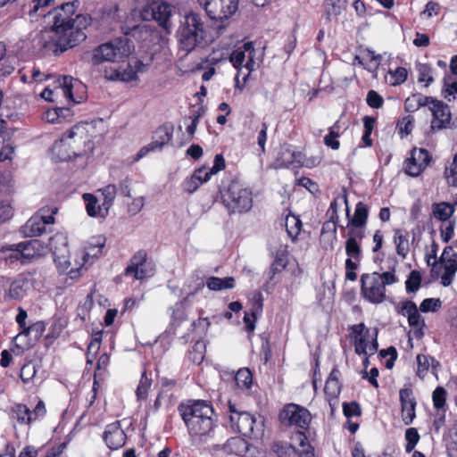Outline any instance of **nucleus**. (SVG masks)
Here are the masks:
<instances>
[{
	"label": "nucleus",
	"instance_id": "nucleus-23",
	"mask_svg": "<svg viewBox=\"0 0 457 457\" xmlns=\"http://www.w3.org/2000/svg\"><path fill=\"white\" fill-rule=\"evenodd\" d=\"M365 237V234L360 232L347 231L345 240V253L348 256L347 259H351L356 262H359L361 258V241Z\"/></svg>",
	"mask_w": 457,
	"mask_h": 457
},
{
	"label": "nucleus",
	"instance_id": "nucleus-4",
	"mask_svg": "<svg viewBox=\"0 0 457 457\" xmlns=\"http://www.w3.org/2000/svg\"><path fill=\"white\" fill-rule=\"evenodd\" d=\"M228 415L230 428L248 438H259L264 431V419L242 411L230 400L228 402Z\"/></svg>",
	"mask_w": 457,
	"mask_h": 457
},
{
	"label": "nucleus",
	"instance_id": "nucleus-43",
	"mask_svg": "<svg viewBox=\"0 0 457 457\" xmlns=\"http://www.w3.org/2000/svg\"><path fill=\"white\" fill-rule=\"evenodd\" d=\"M422 277L419 270H413L410 272L405 281L407 293H416L421 285Z\"/></svg>",
	"mask_w": 457,
	"mask_h": 457
},
{
	"label": "nucleus",
	"instance_id": "nucleus-54",
	"mask_svg": "<svg viewBox=\"0 0 457 457\" xmlns=\"http://www.w3.org/2000/svg\"><path fill=\"white\" fill-rule=\"evenodd\" d=\"M432 69L428 64H420L418 66V80L419 82H426V86L428 87L430 83L433 82V77L431 75Z\"/></svg>",
	"mask_w": 457,
	"mask_h": 457
},
{
	"label": "nucleus",
	"instance_id": "nucleus-1",
	"mask_svg": "<svg viewBox=\"0 0 457 457\" xmlns=\"http://www.w3.org/2000/svg\"><path fill=\"white\" fill-rule=\"evenodd\" d=\"M79 6L78 0L62 4L48 12L50 29L41 34V46L59 54L84 41L87 35L84 29L91 23L88 15L77 14Z\"/></svg>",
	"mask_w": 457,
	"mask_h": 457
},
{
	"label": "nucleus",
	"instance_id": "nucleus-34",
	"mask_svg": "<svg viewBox=\"0 0 457 457\" xmlns=\"http://www.w3.org/2000/svg\"><path fill=\"white\" fill-rule=\"evenodd\" d=\"M228 453L243 455L248 451V443L242 437H231L225 445Z\"/></svg>",
	"mask_w": 457,
	"mask_h": 457
},
{
	"label": "nucleus",
	"instance_id": "nucleus-39",
	"mask_svg": "<svg viewBox=\"0 0 457 457\" xmlns=\"http://www.w3.org/2000/svg\"><path fill=\"white\" fill-rule=\"evenodd\" d=\"M206 346L204 342L197 341L188 353L189 360L195 364H201L204 359Z\"/></svg>",
	"mask_w": 457,
	"mask_h": 457
},
{
	"label": "nucleus",
	"instance_id": "nucleus-33",
	"mask_svg": "<svg viewBox=\"0 0 457 457\" xmlns=\"http://www.w3.org/2000/svg\"><path fill=\"white\" fill-rule=\"evenodd\" d=\"M206 287L212 291H220L235 287V278L233 277L218 278L210 277L206 280Z\"/></svg>",
	"mask_w": 457,
	"mask_h": 457
},
{
	"label": "nucleus",
	"instance_id": "nucleus-55",
	"mask_svg": "<svg viewBox=\"0 0 457 457\" xmlns=\"http://www.w3.org/2000/svg\"><path fill=\"white\" fill-rule=\"evenodd\" d=\"M446 391L444 387H436L432 395L433 404L436 409H441L445 404Z\"/></svg>",
	"mask_w": 457,
	"mask_h": 457
},
{
	"label": "nucleus",
	"instance_id": "nucleus-21",
	"mask_svg": "<svg viewBox=\"0 0 457 457\" xmlns=\"http://www.w3.org/2000/svg\"><path fill=\"white\" fill-rule=\"evenodd\" d=\"M103 438L111 450H117L126 443V434L120 427V421L106 426Z\"/></svg>",
	"mask_w": 457,
	"mask_h": 457
},
{
	"label": "nucleus",
	"instance_id": "nucleus-40",
	"mask_svg": "<svg viewBox=\"0 0 457 457\" xmlns=\"http://www.w3.org/2000/svg\"><path fill=\"white\" fill-rule=\"evenodd\" d=\"M14 418L20 424H30L32 422L30 410L25 404H16L12 407Z\"/></svg>",
	"mask_w": 457,
	"mask_h": 457
},
{
	"label": "nucleus",
	"instance_id": "nucleus-18",
	"mask_svg": "<svg viewBox=\"0 0 457 457\" xmlns=\"http://www.w3.org/2000/svg\"><path fill=\"white\" fill-rule=\"evenodd\" d=\"M401 403V417L404 425L412 423L416 417L417 402L413 396L412 389L410 387L403 388L399 392Z\"/></svg>",
	"mask_w": 457,
	"mask_h": 457
},
{
	"label": "nucleus",
	"instance_id": "nucleus-57",
	"mask_svg": "<svg viewBox=\"0 0 457 457\" xmlns=\"http://www.w3.org/2000/svg\"><path fill=\"white\" fill-rule=\"evenodd\" d=\"M366 102L371 108H380L384 104L383 97L375 90H370L367 94Z\"/></svg>",
	"mask_w": 457,
	"mask_h": 457
},
{
	"label": "nucleus",
	"instance_id": "nucleus-30",
	"mask_svg": "<svg viewBox=\"0 0 457 457\" xmlns=\"http://www.w3.org/2000/svg\"><path fill=\"white\" fill-rule=\"evenodd\" d=\"M60 86L62 90L63 96L69 100L72 101L74 104H79L84 99L83 96L79 97H74L72 94V89L74 87L84 88V85L79 82L77 79H74L71 76H62L58 79Z\"/></svg>",
	"mask_w": 457,
	"mask_h": 457
},
{
	"label": "nucleus",
	"instance_id": "nucleus-7",
	"mask_svg": "<svg viewBox=\"0 0 457 457\" xmlns=\"http://www.w3.org/2000/svg\"><path fill=\"white\" fill-rule=\"evenodd\" d=\"M279 419L283 424L298 428L300 446L310 448L304 432L309 428L312 415L305 407L295 403H289L280 411Z\"/></svg>",
	"mask_w": 457,
	"mask_h": 457
},
{
	"label": "nucleus",
	"instance_id": "nucleus-12",
	"mask_svg": "<svg viewBox=\"0 0 457 457\" xmlns=\"http://www.w3.org/2000/svg\"><path fill=\"white\" fill-rule=\"evenodd\" d=\"M172 16V6L166 2L154 1L144 7L142 11V17L145 20H154L163 28L167 32H170L172 24L170 21Z\"/></svg>",
	"mask_w": 457,
	"mask_h": 457
},
{
	"label": "nucleus",
	"instance_id": "nucleus-49",
	"mask_svg": "<svg viewBox=\"0 0 457 457\" xmlns=\"http://www.w3.org/2000/svg\"><path fill=\"white\" fill-rule=\"evenodd\" d=\"M37 372V368L36 363L32 361H29L28 363L24 364L20 372V377L23 383H29L30 382L33 378L36 376Z\"/></svg>",
	"mask_w": 457,
	"mask_h": 457
},
{
	"label": "nucleus",
	"instance_id": "nucleus-6",
	"mask_svg": "<svg viewBox=\"0 0 457 457\" xmlns=\"http://www.w3.org/2000/svg\"><path fill=\"white\" fill-rule=\"evenodd\" d=\"M133 50L130 40L127 37H118L96 47L91 55L92 65L103 62H115L128 57Z\"/></svg>",
	"mask_w": 457,
	"mask_h": 457
},
{
	"label": "nucleus",
	"instance_id": "nucleus-22",
	"mask_svg": "<svg viewBox=\"0 0 457 457\" xmlns=\"http://www.w3.org/2000/svg\"><path fill=\"white\" fill-rule=\"evenodd\" d=\"M21 256L24 263L31 260L45 255L48 252V245L39 239H30L21 242Z\"/></svg>",
	"mask_w": 457,
	"mask_h": 457
},
{
	"label": "nucleus",
	"instance_id": "nucleus-38",
	"mask_svg": "<svg viewBox=\"0 0 457 457\" xmlns=\"http://www.w3.org/2000/svg\"><path fill=\"white\" fill-rule=\"evenodd\" d=\"M340 127L338 122H336L333 126H331L328 129V135L324 137V144L328 147H330L333 150H337L340 147V143L338 141V137L340 136L339 132Z\"/></svg>",
	"mask_w": 457,
	"mask_h": 457
},
{
	"label": "nucleus",
	"instance_id": "nucleus-27",
	"mask_svg": "<svg viewBox=\"0 0 457 457\" xmlns=\"http://www.w3.org/2000/svg\"><path fill=\"white\" fill-rule=\"evenodd\" d=\"M322 18L326 23L341 15L347 7V0H324Z\"/></svg>",
	"mask_w": 457,
	"mask_h": 457
},
{
	"label": "nucleus",
	"instance_id": "nucleus-24",
	"mask_svg": "<svg viewBox=\"0 0 457 457\" xmlns=\"http://www.w3.org/2000/svg\"><path fill=\"white\" fill-rule=\"evenodd\" d=\"M340 377V370L335 367L326 381L324 393L330 405L337 402V397L341 392L342 385L339 380Z\"/></svg>",
	"mask_w": 457,
	"mask_h": 457
},
{
	"label": "nucleus",
	"instance_id": "nucleus-60",
	"mask_svg": "<svg viewBox=\"0 0 457 457\" xmlns=\"http://www.w3.org/2000/svg\"><path fill=\"white\" fill-rule=\"evenodd\" d=\"M202 185V180H200L197 174H193L188 179H187L184 183V190L188 194H192L196 191L199 187Z\"/></svg>",
	"mask_w": 457,
	"mask_h": 457
},
{
	"label": "nucleus",
	"instance_id": "nucleus-53",
	"mask_svg": "<svg viewBox=\"0 0 457 457\" xmlns=\"http://www.w3.org/2000/svg\"><path fill=\"white\" fill-rule=\"evenodd\" d=\"M445 175L449 186L457 187V154L450 167L445 169Z\"/></svg>",
	"mask_w": 457,
	"mask_h": 457
},
{
	"label": "nucleus",
	"instance_id": "nucleus-51",
	"mask_svg": "<svg viewBox=\"0 0 457 457\" xmlns=\"http://www.w3.org/2000/svg\"><path fill=\"white\" fill-rule=\"evenodd\" d=\"M405 440L407 441L405 451L407 453L412 452L420 440V435L415 428L406 429Z\"/></svg>",
	"mask_w": 457,
	"mask_h": 457
},
{
	"label": "nucleus",
	"instance_id": "nucleus-37",
	"mask_svg": "<svg viewBox=\"0 0 457 457\" xmlns=\"http://www.w3.org/2000/svg\"><path fill=\"white\" fill-rule=\"evenodd\" d=\"M54 262L60 272L70 271V267L72 266L71 256L68 254V250L63 251V248H58L57 251L53 253Z\"/></svg>",
	"mask_w": 457,
	"mask_h": 457
},
{
	"label": "nucleus",
	"instance_id": "nucleus-59",
	"mask_svg": "<svg viewBox=\"0 0 457 457\" xmlns=\"http://www.w3.org/2000/svg\"><path fill=\"white\" fill-rule=\"evenodd\" d=\"M54 0H33L31 2V9L29 12L30 17L37 14L39 11H43L44 8L54 4Z\"/></svg>",
	"mask_w": 457,
	"mask_h": 457
},
{
	"label": "nucleus",
	"instance_id": "nucleus-14",
	"mask_svg": "<svg viewBox=\"0 0 457 457\" xmlns=\"http://www.w3.org/2000/svg\"><path fill=\"white\" fill-rule=\"evenodd\" d=\"M125 274H133L137 280L151 277L154 274V266L147 262L145 251L139 250L131 257L130 263L125 270Z\"/></svg>",
	"mask_w": 457,
	"mask_h": 457
},
{
	"label": "nucleus",
	"instance_id": "nucleus-29",
	"mask_svg": "<svg viewBox=\"0 0 457 457\" xmlns=\"http://www.w3.org/2000/svg\"><path fill=\"white\" fill-rule=\"evenodd\" d=\"M46 330V324L44 321H37L28 328H24V329L20 332L15 337V349L17 350V354L23 353L24 346L20 345L17 341L21 339L22 337H28L29 335H33L36 340L39 339L43 333Z\"/></svg>",
	"mask_w": 457,
	"mask_h": 457
},
{
	"label": "nucleus",
	"instance_id": "nucleus-13",
	"mask_svg": "<svg viewBox=\"0 0 457 457\" xmlns=\"http://www.w3.org/2000/svg\"><path fill=\"white\" fill-rule=\"evenodd\" d=\"M83 132V128L73 127L62 138L54 142L53 152L57 155L60 161H69L72 157L80 154V153H77L76 151L77 140L75 137Z\"/></svg>",
	"mask_w": 457,
	"mask_h": 457
},
{
	"label": "nucleus",
	"instance_id": "nucleus-5",
	"mask_svg": "<svg viewBox=\"0 0 457 457\" xmlns=\"http://www.w3.org/2000/svg\"><path fill=\"white\" fill-rule=\"evenodd\" d=\"M360 281L363 298L371 303H380L386 298V286L397 282V278L394 270H389L363 273Z\"/></svg>",
	"mask_w": 457,
	"mask_h": 457
},
{
	"label": "nucleus",
	"instance_id": "nucleus-47",
	"mask_svg": "<svg viewBox=\"0 0 457 457\" xmlns=\"http://www.w3.org/2000/svg\"><path fill=\"white\" fill-rule=\"evenodd\" d=\"M48 250L53 253L57 251L58 248H63V251H67L68 240L65 235L57 233L49 238Z\"/></svg>",
	"mask_w": 457,
	"mask_h": 457
},
{
	"label": "nucleus",
	"instance_id": "nucleus-52",
	"mask_svg": "<svg viewBox=\"0 0 457 457\" xmlns=\"http://www.w3.org/2000/svg\"><path fill=\"white\" fill-rule=\"evenodd\" d=\"M441 306L442 302L439 298H426L421 302L420 311L422 312H435L439 310Z\"/></svg>",
	"mask_w": 457,
	"mask_h": 457
},
{
	"label": "nucleus",
	"instance_id": "nucleus-25",
	"mask_svg": "<svg viewBox=\"0 0 457 457\" xmlns=\"http://www.w3.org/2000/svg\"><path fill=\"white\" fill-rule=\"evenodd\" d=\"M438 263L442 264L444 269V273L441 276V284L443 287H449L453 283L457 271V254L453 253V257L443 262L434 261L432 263V272H436V269Z\"/></svg>",
	"mask_w": 457,
	"mask_h": 457
},
{
	"label": "nucleus",
	"instance_id": "nucleus-28",
	"mask_svg": "<svg viewBox=\"0 0 457 457\" xmlns=\"http://www.w3.org/2000/svg\"><path fill=\"white\" fill-rule=\"evenodd\" d=\"M416 375L421 379L428 375L429 369L433 374H436V370L440 367V362L430 355L420 353L416 356Z\"/></svg>",
	"mask_w": 457,
	"mask_h": 457
},
{
	"label": "nucleus",
	"instance_id": "nucleus-64",
	"mask_svg": "<svg viewBox=\"0 0 457 457\" xmlns=\"http://www.w3.org/2000/svg\"><path fill=\"white\" fill-rule=\"evenodd\" d=\"M257 313L253 312H245L244 316V323L245 326V329L248 333H253L255 329V322L257 320Z\"/></svg>",
	"mask_w": 457,
	"mask_h": 457
},
{
	"label": "nucleus",
	"instance_id": "nucleus-35",
	"mask_svg": "<svg viewBox=\"0 0 457 457\" xmlns=\"http://www.w3.org/2000/svg\"><path fill=\"white\" fill-rule=\"evenodd\" d=\"M432 212L436 219L446 221L453 214L454 207L449 203L441 202L432 205Z\"/></svg>",
	"mask_w": 457,
	"mask_h": 457
},
{
	"label": "nucleus",
	"instance_id": "nucleus-63",
	"mask_svg": "<svg viewBox=\"0 0 457 457\" xmlns=\"http://www.w3.org/2000/svg\"><path fill=\"white\" fill-rule=\"evenodd\" d=\"M245 58V51H242V48H237L234 50L229 55V62L233 64L235 68L238 69L242 66Z\"/></svg>",
	"mask_w": 457,
	"mask_h": 457
},
{
	"label": "nucleus",
	"instance_id": "nucleus-31",
	"mask_svg": "<svg viewBox=\"0 0 457 457\" xmlns=\"http://www.w3.org/2000/svg\"><path fill=\"white\" fill-rule=\"evenodd\" d=\"M99 192L104 197L103 203L99 205L100 218L104 219L108 215L109 210L113 204L117 194V187L113 184H109L100 189Z\"/></svg>",
	"mask_w": 457,
	"mask_h": 457
},
{
	"label": "nucleus",
	"instance_id": "nucleus-46",
	"mask_svg": "<svg viewBox=\"0 0 457 457\" xmlns=\"http://www.w3.org/2000/svg\"><path fill=\"white\" fill-rule=\"evenodd\" d=\"M83 199L86 203L87 213L90 217H100L99 205L97 204V198L92 194H84Z\"/></svg>",
	"mask_w": 457,
	"mask_h": 457
},
{
	"label": "nucleus",
	"instance_id": "nucleus-20",
	"mask_svg": "<svg viewBox=\"0 0 457 457\" xmlns=\"http://www.w3.org/2000/svg\"><path fill=\"white\" fill-rule=\"evenodd\" d=\"M433 115L431 121V129H445L451 121V112L449 106L442 101L436 100L434 104L430 106Z\"/></svg>",
	"mask_w": 457,
	"mask_h": 457
},
{
	"label": "nucleus",
	"instance_id": "nucleus-10",
	"mask_svg": "<svg viewBox=\"0 0 457 457\" xmlns=\"http://www.w3.org/2000/svg\"><path fill=\"white\" fill-rule=\"evenodd\" d=\"M105 239L102 237L96 239V243H90L85 250L76 253L73 258L74 267H71L69 273L68 278L75 281L80 276L85 263L94 262L95 259L99 258L102 254L103 247L104 246Z\"/></svg>",
	"mask_w": 457,
	"mask_h": 457
},
{
	"label": "nucleus",
	"instance_id": "nucleus-42",
	"mask_svg": "<svg viewBox=\"0 0 457 457\" xmlns=\"http://www.w3.org/2000/svg\"><path fill=\"white\" fill-rule=\"evenodd\" d=\"M408 319L409 325L414 328L416 337H421L424 335L423 329L426 326L425 320L420 314L419 310L413 312Z\"/></svg>",
	"mask_w": 457,
	"mask_h": 457
},
{
	"label": "nucleus",
	"instance_id": "nucleus-16",
	"mask_svg": "<svg viewBox=\"0 0 457 457\" xmlns=\"http://www.w3.org/2000/svg\"><path fill=\"white\" fill-rule=\"evenodd\" d=\"M54 222L53 215L36 214L27 220L21 228V233L25 237H38L46 231V225H52Z\"/></svg>",
	"mask_w": 457,
	"mask_h": 457
},
{
	"label": "nucleus",
	"instance_id": "nucleus-41",
	"mask_svg": "<svg viewBox=\"0 0 457 457\" xmlns=\"http://www.w3.org/2000/svg\"><path fill=\"white\" fill-rule=\"evenodd\" d=\"M285 226L288 236L295 240L301 231L302 221L298 217L289 215L286 218Z\"/></svg>",
	"mask_w": 457,
	"mask_h": 457
},
{
	"label": "nucleus",
	"instance_id": "nucleus-32",
	"mask_svg": "<svg viewBox=\"0 0 457 457\" xmlns=\"http://www.w3.org/2000/svg\"><path fill=\"white\" fill-rule=\"evenodd\" d=\"M394 243L396 246V253L405 259L410 251L409 233L400 228L395 229Z\"/></svg>",
	"mask_w": 457,
	"mask_h": 457
},
{
	"label": "nucleus",
	"instance_id": "nucleus-56",
	"mask_svg": "<svg viewBox=\"0 0 457 457\" xmlns=\"http://www.w3.org/2000/svg\"><path fill=\"white\" fill-rule=\"evenodd\" d=\"M343 412L348 419L351 417H358L361 415V411L358 403L353 401L351 403H343Z\"/></svg>",
	"mask_w": 457,
	"mask_h": 457
},
{
	"label": "nucleus",
	"instance_id": "nucleus-62",
	"mask_svg": "<svg viewBox=\"0 0 457 457\" xmlns=\"http://www.w3.org/2000/svg\"><path fill=\"white\" fill-rule=\"evenodd\" d=\"M454 221H449L440 227L441 237L443 242L447 243L451 240L454 233Z\"/></svg>",
	"mask_w": 457,
	"mask_h": 457
},
{
	"label": "nucleus",
	"instance_id": "nucleus-50",
	"mask_svg": "<svg viewBox=\"0 0 457 457\" xmlns=\"http://www.w3.org/2000/svg\"><path fill=\"white\" fill-rule=\"evenodd\" d=\"M152 385V379L146 376L145 372H143L139 384L136 390V395L138 399H145L147 396L148 390Z\"/></svg>",
	"mask_w": 457,
	"mask_h": 457
},
{
	"label": "nucleus",
	"instance_id": "nucleus-3",
	"mask_svg": "<svg viewBox=\"0 0 457 457\" xmlns=\"http://www.w3.org/2000/svg\"><path fill=\"white\" fill-rule=\"evenodd\" d=\"M207 26L203 16L190 12L183 16L177 30L179 48L186 54L194 51L205 39Z\"/></svg>",
	"mask_w": 457,
	"mask_h": 457
},
{
	"label": "nucleus",
	"instance_id": "nucleus-61",
	"mask_svg": "<svg viewBox=\"0 0 457 457\" xmlns=\"http://www.w3.org/2000/svg\"><path fill=\"white\" fill-rule=\"evenodd\" d=\"M390 74L392 79H394L392 85L395 86L400 85L406 80L408 71L403 67H398L397 69H395V71H390Z\"/></svg>",
	"mask_w": 457,
	"mask_h": 457
},
{
	"label": "nucleus",
	"instance_id": "nucleus-2",
	"mask_svg": "<svg viewBox=\"0 0 457 457\" xmlns=\"http://www.w3.org/2000/svg\"><path fill=\"white\" fill-rule=\"evenodd\" d=\"M178 412L191 436H208L216 427L214 410L206 401H183L178 405Z\"/></svg>",
	"mask_w": 457,
	"mask_h": 457
},
{
	"label": "nucleus",
	"instance_id": "nucleus-15",
	"mask_svg": "<svg viewBox=\"0 0 457 457\" xmlns=\"http://www.w3.org/2000/svg\"><path fill=\"white\" fill-rule=\"evenodd\" d=\"M431 161V154L424 148H414L411 157L404 162L406 174L411 177L420 176Z\"/></svg>",
	"mask_w": 457,
	"mask_h": 457
},
{
	"label": "nucleus",
	"instance_id": "nucleus-26",
	"mask_svg": "<svg viewBox=\"0 0 457 457\" xmlns=\"http://www.w3.org/2000/svg\"><path fill=\"white\" fill-rule=\"evenodd\" d=\"M273 451L278 457H311L312 455L311 447L307 448L305 446L299 450L285 442L275 443L273 445Z\"/></svg>",
	"mask_w": 457,
	"mask_h": 457
},
{
	"label": "nucleus",
	"instance_id": "nucleus-17",
	"mask_svg": "<svg viewBox=\"0 0 457 457\" xmlns=\"http://www.w3.org/2000/svg\"><path fill=\"white\" fill-rule=\"evenodd\" d=\"M346 216L348 218V222L346 225V228L348 229L347 231H357L361 234H365V228L369 216V208L364 203L358 202L356 204L353 216L351 218L350 210L347 207Z\"/></svg>",
	"mask_w": 457,
	"mask_h": 457
},
{
	"label": "nucleus",
	"instance_id": "nucleus-9",
	"mask_svg": "<svg viewBox=\"0 0 457 457\" xmlns=\"http://www.w3.org/2000/svg\"><path fill=\"white\" fill-rule=\"evenodd\" d=\"M353 339L354 352L358 355H372L378 348V329H370L364 323L350 327Z\"/></svg>",
	"mask_w": 457,
	"mask_h": 457
},
{
	"label": "nucleus",
	"instance_id": "nucleus-45",
	"mask_svg": "<svg viewBox=\"0 0 457 457\" xmlns=\"http://www.w3.org/2000/svg\"><path fill=\"white\" fill-rule=\"evenodd\" d=\"M157 134H160L159 139L146 145L150 152H153L156 149H162V146L166 145L172 137V132L169 131L167 129H159L157 130Z\"/></svg>",
	"mask_w": 457,
	"mask_h": 457
},
{
	"label": "nucleus",
	"instance_id": "nucleus-8",
	"mask_svg": "<svg viewBox=\"0 0 457 457\" xmlns=\"http://www.w3.org/2000/svg\"><path fill=\"white\" fill-rule=\"evenodd\" d=\"M223 202L233 213L246 212L253 206L252 192L240 181L232 180L223 195Z\"/></svg>",
	"mask_w": 457,
	"mask_h": 457
},
{
	"label": "nucleus",
	"instance_id": "nucleus-58",
	"mask_svg": "<svg viewBox=\"0 0 457 457\" xmlns=\"http://www.w3.org/2000/svg\"><path fill=\"white\" fill-rule=\"evenodd\" d=\"M417 310V305L412 301H403L401 302L398 305V313L407 318L410 317Z\"/></svg>",
	"mask_w": 457,
	"mask_h": 457
},
{
	"label": "nucleus",
	"instance_id": "nucleus-44",
	"mask_svg": "<svg viewBox=\"0 0 457 457\" xmlns=\"http://www.w3.org/2000/svg\"><path fill=\"white\" fill-rule=\"evenodd\" d=\"M253 382V376L248 369L239 370L235 375V383L238 388L248 389Z\"/></svg>",
	"mask_w": 457,
	"mask_h": 457
},
{
	"label": "nucleus",
	"instance_id": "nucleus-36",
	"mask_svg": "<svg viewBox=\"0 0 457 457\" xmlns=\"http://www.w3.org/2000/svg\"><path fill=\"white\" fill-rule=\"evenodd\" d=\"M0 253L6 261H10L11 262L20 261L21 263H24L23 257L21 256V248H20V243L1 246Z\"/></svg>",
	"mask_w": 457,
	"mask_h": 457
},
{
	"label": "nucleus",
	"instance_id": "nucleus-19",
	"mask_svg": "<svg viewBox=\"0 0 457 457\" xmlns=\"http://www.w3.org/2000/svg\"><path fill=\"white\" fill-rule=\"evenodd\" d=\"M33 285L30 274L22 273L14 279L4 295V300H21Z\"/></svg>",
	"mask_w": 457,
	"mask_h": 457
},
{
	"label": "nucleus",
	"instance_id": "nucleus-48",
	"mask_svg": "<svg viewBox=\"0 0 457 457\" xmlns=\"http://www.w3.org/2000/svg\"><path fill=\"white\" fill-rule=\"evenodd\" d=\"M444 97L448 101L454 100L457 96V82L451 77H445L444 79Z\"/></svg>",
	"mask_w": 457,
	"mask_h": 457
},
{
	"label": "nucleus",
	"instance_id": "nucleus-11",
	"mask_svg": "<svg viewBox=\"0 0 457 457\" xmlns=\"http://www.w3.org/2000/svg\"><path fill=\"white\" fill-rule=\"evenodd\" d=\"M211 20L222 21L238 8V0H197Z\"/></svg>",
	"mask_w": 457,
	"mask_h": 457
}]
</instances>
